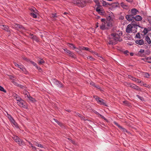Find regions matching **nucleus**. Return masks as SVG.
I'll use <instances>...</instances> for the list:
<instances>
[{"instance_id":"f257e3e1","label":"nucleus","mask_w":151,"mask_h":151,"mask_svg":"<svg viewBox=\"0 0 151 151\" xmlns=\"http://www.w3.org/2000/svg\"><path fill=\"white\" fill-rule=\"evenodd\" d=\"M122 35V32H120L119 34L117 33H112L109 36L108 43L109 45H115L117 43V41L121 42L122 40L120 36Z\"/></svg>"},{"instance_id":"f03ea898","label":"nucleus","mask_w":151,"mask_h":151,"mask_svg":"<svg viewBox=\"0 0 151 151\" xmlns=\"http://www.w3.org/2000/svg\"><path fill=\"white\" fill-rule=\"evenodd\" d=\"M138 25L134 24H129L127 26L126 32L127 33H135L137 32Z\"/></svg>"},{"instance_id":"7ed1b4c3","label":"nucleus","mask_w":151,"mask_h":151,"mask_svg":"<svg viewBox=\"0 0 151 151\" xmlns=\"http://www.w3.org/2000/svg\"><path fill=\"white\" fill-rule=\"evenodd\" d=\"M13 138L14 140L20 145H25L24 142L18 137L14 136Z\"/></svg>"},{"instance_id":"20e7f679","label":"nucleus","mask_w":151,"mask_h":151,"mask_svg":"<svg viewBox=\"0 0 151 151\" xmlns=\"http://www.w3.org/2000/svg\"><path fill=\"white\" fill-rule=\"evenodd\" d=\"M93 97L99 104L107 106L106 103L104 102V100L96 96H94Z\"/></svg>"},{"instance_id":"39448f33","label":"nucleus","mask_w":151,"mask_h":151,"mask_svg":"<svg viewBox=\"0 0 151 151\" xmlns=\"http://www.w3.org/2000/svg\"><path fill=\"white\" fill-rule=\"evenodd\" d=\"M129 87L135 89L137 91H141V89L139 88L138 86L134 84H129Z\"/></svg>"},{"instance_id":"423d86ee","label":"nucleus","mask_w":151,"mask_h":151,"mask_svg":"<svg viewBox=\"0 0 151 151\" xmlns=\"http://www.w3.org/2000/svg\"><path fill=\"white\" fill-rule=\"evenodd\" d=\"M64 50L70 57L74 58L75 56V55L70 51L67 50L66 49H64Z\"/></svg>"},{"instance_id":"0eeeda50","label":"nucleus","mask_w":151,"mask_h":151,"mask_svg":"<svg viewBox=\"0 0 151 151\" xmlns=\"http://www.w3.org/2000/svg\"><path fill=\"white\" fill-rule=\"evenodd\" d=\"M100 28L101 29L104 30L106 29H108V27L106 26V25L105 22L102 23L101 25L100 26Z\"/></svg>"},{"instance_id":"6e6552de","label":"nucleus","mask_w":151,"mask_h":151,"mask_svg":"<svg viewBox=\"0 0 151 151\" xmlns=\"http://www.w3.org/2000/svg\"><path fill=\"white\" fill-rule=\"evenodd\" d=\"M138 11L135 8H133L131 10V14L133 17L135 15Z\"/></svg>"},{"instance_id":"1a4fd4ad","label":"nucleus","mask_w":151,"mask_h":151,"mask_svg":"<svg viewBox=\"0 0 151 151\" xmlns=\"http://www.w3.org/2000/svg\"><path fill=\"white\" fill-rule=\"evenodd\" d=\"M22 58L23 60H25L26 61H27V62H29L33 65H34V66H35V67H36L37 65L36 63H35V62H34L33 61H30L29 59L27 58H25L24 57H22Z\"/></svg>"},{"instance_id":"9d476101","label":"nucleus","mask_w":151,"mask_h":151,"mask_svg":"<svg viewBox=\"0 0 151 151\" xmlns=\"http://www.w3.org/2000/svg\"><path fill=\"white\" fill-rule=\"evenodd\" d=\"M106 23L109 29L110 27L112 26V21L111 19L108 20Z\"/></svg>"},{"instance_id":"9b49d317","label":"nucleus","mask_w":151,"mask_h":151,"mask_svg":"<svg viewBox=\"0 0 151 151\" xmlns=\"http://www.w3.org/2000/svg\"><path fill=\"white\" fill-rule=\"evenodd\" d=\"M27 97L29 101L32 103H35L37 102L36 100L34 98L30 96L29 95H27Z\"/></svg>"},{"instance_id":"f8f14e48","label":"nucleus","mask_w":151,"mask_h":151,"mask_svg":"<svg viewBox=\"0 0 151 151\" xmlns=\"http://www.w3.org/2000/svg\"><path fill=\"white\" fill-rule=\"evenodd\" d=\"M145 50H144L143 49H140V50L138 51L137 53V55L141 56V57H143L144 56V53Z\"/></svg>"},{"instance_id":"ddd939ff","label":"nucleus","mask_w":151,"mask_h":151,"mask_svg":"<svg viewBox=\"0 0 151 151\" xmlns=\"http://www.w3.org/2000/svg\"><path fill=\"white\" fill-rule=\"evenodd\" d=\"M127 20L129 21H132L134 18V17L131 14L127 15L126 16Z\"/></svg>"},{"instance_id":"4468645a","label":"nucleus","mask_w":151,"mask_h":151,"mask_svg":"<svg viewBox=\"0 0 151 151\" xmlns=\"http://www.w3.org/2000/svg\"><path fill=\"white\" fill-rule=\"evenodd\" d=\"M29 37L30 38L36 42H38V41L37 37L36 35L30 34L29 35Z\"/></svg>"},{"instance_id":"2eb2a0df","label":"nucleus","mask_w":151,"mask_h":151,"mask_svg":"<svg viewBox=\"0 0 151 151\" xmlns=\"http://www.w3.org/2000/svg\"><path fill=\"white\" fill-rule=\"evenodd\" d=\"M96 10L97 12H98L99 13H101V14H103L104 12L102 9L100 8L99 7H97L96 9Z\"/></svg>"},{"instance_id":"dca6fc26","label":"nucleus","mask_w":151,"mask_h":151,"mask_svg":"<svg viewBox=\"0 0 151 151\" xmlns=\"http://www.w3.org/2000/svg\"><path fill=\"white\" fill-rule=\"evenodd\" d=\"M24 101L22 99L21 100L18 102H17V103L18 105L21 107H24Z\"/></svg>"},{"instance_id":"f3484780","label":"nucleus","mask_w":151,"mask_h":151,"mask_svg":"<svg viewBox=\"0 0 151 151\" xmlns=\"http://www.w3.org/2000/svg\"><path fill=\"white\" fill-rule=\"evenodd\" d=\"M135 42L136 43L139 44L140 45H142L144 44V40L142 39L139 40H137L135 41Z\"/></svg>"},{"instance_id":"a211bd4d","label":"nucleus","mask_w":151,"mask_h":151,"mask_svg":"<svg viewBox=\"0 0 151 151\" xmlns=\"http://www.w3.org/2000/svg\"><path fill=\"white\" fill-rule=\"evenodd\" d=\"M55 83L58 86L60 87H61L63 86L62 84L58 81H55Z\"/></svg>"},{"instance_id":"6ab92c4d","label":"nucleus","mask_w":151,"mask_h":151,"mask_svg":"<svg viewBox=\"0 0 151 151\" xmlns=\"http://www.w3.org/2000/svg\"><path fill=\"white\" fill-rule=\"evenodd\" d=\"M0 27L2 29H3L6 31H8L9 28V27L7 26L3 25H0Z\"/></svg>"},{"instance_id":"aec40b11","label":"nucleus","mask_w":151,"mask_h":151,"mask_svg":"<svg viewBox=\"0 0 151 151\" xmlns=\"http://www.w3.org/2000/svg\"><path fill=\"white\" fill-rule=\"evenodd\" d=\"M134 19L136 21H139L142 20V18L141 16L139 15H137L135 17H134Z\"/></svg>"},{"instance_id":"412c9836","label":"nucleus","mask_w":151,"mask_h":151,"mask_svg":"<svg viewBox=\"0 0 151 151\" xmlns=\"http://www.w3.org/2000/svg\"><path fill=\"white\" fill-rule=\"evenodd\" d=\"M121 6L124 9H127L128 8V6L126 4L122 2L120 3Z\"/></svg>"},{"instance_id":"4be33fe9","label":"nucleus","mask_w":151,"mask_h":151,"mask_svg":"<svg viewBox=\"0 0 151 151\" xmlns=\"http://www.w3.org/2000/svg\"><path fill=\"white\" fill-rule=\"evenodd\" d=\"M14 27L17 29H18L19 28L24 29V28L22 26H20L19 25L16 24H14Z\"/></svg>"},{"instance_id":"5701e85b","label":"nucleus","mask_w":151,"mask_h":151,"mask_svg":"<svg viewBox=\"0 0 151 151\" xmlns=\"http://www.w3.org/2000/svg\"><path fill=\"white\" fill-rule=\"evenodd\" d=\"M80 50H86L89 51V48L88 47H79Z\"/></svg>"},{"instance_id":"b1692460","label":"nucleus","mask_w":151,"mask_h":151,"mask_svg":"<svg viewBox=\"0 0 151 151\" xmlns=\"http://www.w3.org/2000/svg\"><path fill=\"white\" fill-rule=\"evenodd\" d=\"M33 144L34 145H36L39 147H43V145H42L40 143H38V142H33Z\"/></svg>"},{"instance_id":"393cba45","label":"nucleus","mask_w":151,"mask_h":151,"mask_svg":"<svg viewBox=\"0 0 151 151\" xmlns=\"http://www.w3.org/2000/svg\"><path fill=\"white\" fill-rule=\"evenodd\" d=\"M145 40L148 44H150L151 43V41L150 39L148 36H146L145 37Z\"/></svg>"},{"instance_id":"a878e982","label":"nucleus","mask_w":151,"mask_h":151,"mask_svg":"<svg viewBox=\"0 0 151 151\" xmlns=\"http://www.w3.org/2000/svg\"><path fill=\"white\" fill-rule=\"evenodd\" d=\"M14 64L15 66L17 67L18 68H19L21 70L22 68L24 66L22 65H19L18 64H17L16 62H14Z\"/></svg>"},{"instance_id":"bb28decb","label":"nucleus","mask_w":151,"mask_h":151,"mask_svg":"<svg viewBox=\"0 0 151 151\" xmlns=\"http://www.w3.org/2000/svg\"><path fill=\"white\" fill-rule=\"evenodd\" d=\"M45 63L44 61L42 59H40L38 60V63L39 65H41Z\"/></svg>"},{"instance_id":"cd10ccee","label":"nucleus","mask_w":151,"mask_h":151,"mask_svg":"<svg viewBox=\"0 0 151 151\" xmlns=\"http://www.w3.org/2000/svg\"><path fill=\"white\" fill-rule=\"evenodd\" d=\"M72 49H74V48L75 47V46L72 44L68 43L67 44Z\"/></svg>"},{"instance_id":"c85d7f7f","label":"nucleus","mask_w":151,"mask_h":151,"mask_svg":"<svg viewBox=\"0 0 151 151\" xmlns=\"http://www.w3.org/2000/svg\"><path fill=\"white\" fill-rule=\"evenodd\" d=\"M26 141L28 142L29 143V145L31 146V147H32L33 150H36V149L35 147V146H33L32 144L30 142H29V141H27V140H26Z\"/></svg>"},{"instance_id":"c756f323","label":"nucleus","mask_w":151,"mask_h":151,"mask_svg":"<svg viewBox=\"0 0 151 151\" xmlns=\"http://www.w3.org/2000/svg\"><path fill=\"white\" fill-rule=\"evenodd\" d=\"M21 70L25 74H27L28 73L26 69L24 68V66L22 68Z\"/></svg>"},{"instance_id":"7c9ffc66","label":"nucleus","mask_w":151,"mask_h":151,"mask_svg":"<svg viewBox=\"0 0 151 151\" xmlns=\"http://www.w3.org/2000/svg\"><path fill=\"white\" fill-rule=\"evenodd\" d=\"M143 76L144 77L148 78H149L150 75L149 74L147 73H145L143 74Z\"/></svg>"},{"instance_id":"2f4dec72","label":"nucleus","mask_w":151,"mask_h":151,"mask_svg":"<svg viewBox=\"0 0 151 151\" xmlns=\"http://www.w3.org/2000/svg\"><path fill=\"white\" fill-rule=\"evenodd\" d=\"M147 62L149 63H151V58L147 57L146 58Z\"/></svg>"},{"instance_id":"473e14b6","label":"nucleus","mask_w":151,"mask_h":151,"mask_svg":"<svg viewBox=\"0 0 151 151\" xmlns=\"http://www.w3.org/2000/svg\"><path fill=\"white\" fill-rule=\"evenodd\" d=\"M148 32V30L146 28H145L143 32V33L145 35Z\"/></svg>"},{"instance_id":"72a5a7b5","label":"nucleus","mask_w":151,"mask_h":151,"mask_svg":"<svg viewBox=\"0 0 151 151\" xmlns=\"http://www.w3.org/2000/svg\"><path fill=\"white\" fill-rule=\"evenodd\" d=\"M0 91H3L5 93L6 92V91L4 89V88L1 86H0Z\"/></svg>"},{"instance_id":"f704fd0d","label":"nucleus","mask_w":151,"mask_h":151,"mask_svg":"<svg viewBox=\"0 0 151 151\" xmlns=\"http://www.w3.org/2000/svg\"><path fill=\"white\" fill-rule=\"evenodd\" d=\"M51 18H54V19L55 20V18L57 17V16L56 15V14H52L51 16Z\"/></svg>"},{"instance_id":"c9c22d12","label":"nucleus","mask_w":151,"mask_h":151,"mask_svg":"<svg viewBox=\"0 0 151 151\" xmlns=\"http://www.w3.org/2000/svg\"><path fill=\"white\" fill-rule=\"evenodd\" d=\"M120 129L124 132H127V130L122 127H121Z\"/></svg>"},{"instance_id":"e433bc0d","label":"nucleus","mask_w":151,"mask_h":151,"mask_svg":"<svg viewBox=\"0 0 151 151\" xmlns=\"http://www.w3.org/2000/svg\"><path fill=\"white\" fill-rule=\"evenodd\" d=\"M74 49H75V50L78 52H79L81 50H80L79 48H78L75 47L74 48Z\"/></svg>"},{"instance_id":"4c0bfd02","label":"nucleus","mask_w":151,"mask_h":151,"mask_svg":"<svg viewBox=\"0 0 151 151\" xmlns=\"http://www.w3.org/2000/svg\"><path fill=\"white\" fill-rule=\"evenodd\" d=\"M8 117L11 121H13L14 119L10 115L8 114Z\"/></svg>"},{"instance_id":"58836bf2","label":"nucleus","mask_w":151,"mask_h":151,"mask_svg":"<svg viewBox=\"0 0 151 151\" xmlns=\"http://www.w3.org/2000/svg\"><path fill=\"white\" fill-rule=\"evenodd\" d=\"M16 99L17 102L20 100H21L22 99L21 98L18 96L17 97H16Z\"/></svg>"},{"instance_id":"ea45409f","label":"nucleus","mask_w":151,"mask_h":151,"mask_svg":"<svg viewBox=\"0 0 151 151\" xmlns=\"http://www.w3.org/2000/svg\"><path fill=\"white\" fill-rule=\"evenodd\" d=\"M102 4L104 6H105L108 4V3H107L106 1H103Z\"/></svg>"},{"instance_id":"a19ab883","label":"nucleus","mask_w":151,"mask_h":151,"mask_svg":"<svg viewBox=\"0 0 151 151\" xmlns=\"http://www.w3.org/2000/svg\"><path fill=\"white\" fill-rule=\"evenodd\" d=\"M34 18H35L37 17V15L33 13H31L30 14Z\"/></svg>"},{"instance_id":"79ce46f5","label":"nucleus","mask_w":151,"mask_h":151,"mask_svg":"<svg viewBox=\"0 0 151 151\" xmlns=\"http://www.w3.org/2000/svg\"><path fill=\"white\" fill-rule=\"evenodd\" d=\"M87 58L88 59H89L90 60H94V59L91 56H88Z\"/></svg>"},{"instance_id":"37998d69","label":"nucleus","mask_w":151,"mask_h":151,"mask_svg":"<svg viewBox=\"0 0 151 151\" xmlns=\"http://www.w3.org/2000/svg\"><path fill=\"white\" fill-rule=\"evenodd\" d=\"M140 34L139 33H137L136 35V37L138 38H140Z\"/></svg>"},{"instance_id":"c03bdc74","label":"nucleus","mask_w":151,"mask_h":151,"mask_svg":"<svg viewBox=\"0 0 151 151\" xmlns=\"http://www.w3.org/2000/svg\"><path fill=\"white\" fill-rule=\"evenodd\" d=\"M23 93L24 95H27V96L28 94V92L26 90H24L23 91Z\"/></svg>"},{"instance_id":"a18cd8bd","label":"nucleus","mask_w":151,"mask_h":151,"mask_svg":"<svg viewBox=\"0 0 151 151\" xmlns=\"http://www.w3.org/2000/svg\"><path fill=\"white\" fill-rule=\"evenodd\" d=\"M136 96H137V97L138 98H139V99H140L141 100H143V98L142 97H141L140 96H139L138 95H137Z\"/></svg>"},{"instance_id":"49530a36","label":"nucleus","mask_w":151,"mask_h":151,"mask_svg":"<svg viewBox=\"0 0 151 151\" xmlns=\"http://www.w3.org/2000/svg\"><path fill=\"white\" fill-rule=\"evenodd\" d=\"M129 53V51L127 50H125V51H124V54L125 55H128Z\"/></svg>"},{"instance_id":"de8ad7c7","label":"nucleus","mask_w":151,"mask_h":151,"mask_svg":"<svg viewBox=\"0 0 151 151\" xmlns=\"http://www.w3.org/2000/svg\"><path fill=\"white\" fill-rule=\"evenodd\" d=\"M11 122H12V123L15 126H16L17 125V123L15 122L14 119H13V121H12Z\"/></svg>"},{"instance_id":"09e8293b","label":"nucleus","mask_w":151,"mask_h":151,"mask_svg":"<svg viewBox=\"0 0 151 151\" xmlns=\"http://www.w3.org/2000/svg\"><path fill=\"white\" fill-rule=\"evenodd\" d=\"M135 82L138 83H141V81L140 80L137 79H136Z\"/></svg>"},{"instance_id":"8fccbe9b","label":"nucleus","mask_w":151,"mask_h":151,"mask_svg":"<svg viewBox=\"0 0 151 151\" xmlns=\"http://www.w3.org/2000/svg\"><path fill=\"white\" fill-rule=\"evenodd\" d=\"M114 124L116 125L119 128H120V127H121V126H120L117 123L115 122H114Z\"/></svg>"},{"instance_id":"3c124183","label":"nucleus","mask_w":151,"mask_h":151,"mask_svg":"<svg viewBox=\"0 0 151 151\" xmlns=\"http://www.w3.org/2000/svg\"><path fill=\"white\" fill-rule=\"evenodd\" d=\"M78 114L77 115H78L79 117H81V119H83V120H84V117H82V116H81V115L80 114H79V113H78Z\"/></svg>"},{"instance_id":"603ef678","label":"nucleus","mask_w":151,"mask_h":151,"mask_svg":"<svg viewBox=\"0 0 151 151\" xmlns=\"http://www.w3.org/2000/svg\"><path fill=\"white\" fill-rule=\"evenodd\" d=\"M136 78H135L133 77L132 78H131V80H132V81H134L135 82L136 81Z\"/></svg>"},{"instance_id":"864d4df0","label":"nucleus","mask_w":151,"mask_h":151,"mask_svg":"<svg viewBox=\"0 0 151 151\" xmlns=\"http://www.w3.org/2000/svg\"><path fill=\"white\" fill-rule=\"evenodd\" d=\"M90 85L92 86H94H94H95V85L93 82H91L90 83Z\"/></svg>"},{"instance_id":"5fc2aeb1","label":"nucleus","mask_w":151,"mask_h":151,"mask_svg":"<svg viewBox=\"0 0 151 151\" xmlns=\"http://www.w3.org/2000/svg\"><path fill=\"white\" fill-rule=\"evenodd\" d=\"M131 83H125V85L127 86H129V84H131Z\"/></svg>"},{"instance_id":"6e6d98bb","label":"nucleus","mask_w":151,"mask_h":151,"mask_svg":"<svg viewBox=\"0 0 151 151\" xmlns=\"http://www.w3.org/2000/svg\"><path fill=\"white\" fill-rule=\"evenodd\" d=\"M100 116L104 120H106V119L103 116H102V115H100Z\"/></svg>"},{"instance_id":"4d7b16f0","label":"nucleus","mask_w":151,"mask_h":151,"mask_svg":"<svg viewBox=\"0 0 151 151\" xmlns=\"http://www.w3.org/2000/svg\"><path fill=\"white\" fill-rule=\"evenodd\" d=\"M148 22L149 23L151 24V18H150L148 19Z\"/></svg>"},{"instance_id":"13d9d810","label":"nucleus","mask_w":151,"mask_h":151,"mask_svg":"<svg viewBox=\"0 0 151 151\" xmlns=\"http://www.w3.org/2000/svg\"><path fill=\"white\" fill-rule=\"evenodd\" d=\"M101 20L103 23H104L105 22V19H101Z\"/></svg>"},{"instance_id":"bf43d9fd","label":"nucleus","mask_w":151,"mask_h":151,"mask_svg":"<svg viewBox=\"0 0 151 151\" xmlns=\"http://www.w3.org/2000/svg\"><path fill=\"white\" fill-rule=\"evenodd\" d=\"M18 96V95H17V94H14L13 95V96L15 98V99H16V97L17 96Z\"/></svg>"},{"instance_id":"052dcab7","label":"nucleus","mask_w":151,"mask_h":151,"mask_svg":"<svg viewBox=\"0 0 151 151\" xmlns=\"http://www.w3.org/2000/svg\"><path fill=\"white\" fill-rule=\"evenodd\" d=\"M142 60L144 61L147 62L146 58H142Z\"/></svg>"},{"instance_id":"680f3d73","label":"nucleus","mask_w":151,"mask_h":151,"mask_svg":"<svg viewBox=\"0 0 151 151\" xmlns=\"http://www.w3.org/2000/svg\"><path fill=\"white\" fill-rule=\"evenodd\" d=\"M94 87L98 89H100V88L99 86H96L95 85V86H94Z\"/></svg>"},{"instance_id":"e2e57ef3","label":"nucleus","mask_w":151,"mask_h":151,"mask_svg":"<svg viewBox=\"0 0 151 151\" xmlns=\"http://www.w3.org/2000/svg\"><path fill=\"white\" fill-rule=\"evenodd\" d=\"M98 24H99V23L98 22H97L96 24V28H97L98 27H99Z\"/></svg>"},{"instance_id":"0e129e2a","label":"nucleus","mask_w":151,"mask_h":151,"mask_svg":"<svg viewBox=\"0 0 151 151\" xmlns=\"http://www.w3.org/2000/svg\"><path fill=\"white\" fill-rule=\"evenodd\" d=\"M145 86L147 88H149V86L148 85L146 84H145Z\"/></svg>"},{"instance_id":"69168bd1","label":"nucleus","mask_w":151,"mask_h":151,"mask_svg":"<svg viewBox=\"0 0 151 151\" xmlns=\"http://www.w3.org/2000/svg\"><path fill=\"white\" fill-rule=\"evenodd\" d=\"M36 67L38 69L41 70V68L40 67H38L37 65Z\"/></svg>"},{"instance_id":"338daca9","label":"nucleus","mask_w":151,"mask_h":151,"mask_svg":"<svg viewBox=\"0 0 151 151\" xmlns=\"http://www.w3.org/2000/svg\"><path fill=\"white\" fill-rule=\"evenodd\" d=\"M81 3V1H77L76 3L78 4H79Z\"/></svg>"},{"instance_id":"774afa93","label":"nucleus","mask_w":151,"mask_h":151,"mask_svg":"<svg viewBox=\"0 0 151 151\" xmlns=\"http://www.w3.org/2000/svg\"><path fill=\"white\" fill-rule=\"evenodd\" d=\"M132 77H133L132 76H130V75L128 76V77L130 79H131V78H132Z\"/></svg>"}]
</instances>
